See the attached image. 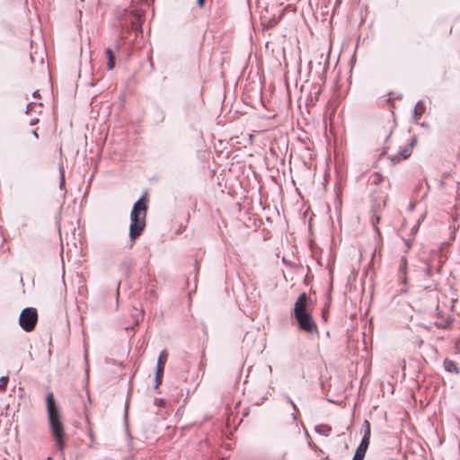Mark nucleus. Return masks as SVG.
Here are the masks:
<instances>
[{
  "label": "nucleus",
  "mask_w": 460,
  "mask_h": 460,
  "mask_svg": "<svg viewBox=\"0 0 460 460\" xmlns=\"http://www.w3.org/2000/svg\"><path fill=\"white\" fill-rule=\"evenodd\" d=\"M313 308L312 299L304 292L299 295L292 312L299 329L310 334L317 332V325L312 316Z\"/></svg>",
  "instance_id": "obj_1"
},
{
  "label": "nucleus",
  "mask_w": 460,
  "mask_h": 460,
  "mask_svg": "<svg viewBox=\"0 0 460 460\" xmlns=\"http://www.w3.org/2000/svg\"><path fill=\"white\" fill-rule=\"evenodd\" d=\"M46 402L50 432L56 441L59 452L61 453V455H63L65 448V443L63 440L64 425L61 420L59 409L56 404L54 394L52 392H49L47 394Z\"/></svg>",
  "instance_id": "obj_2"
},
{
  "label": "nucleus",
  "mask_w": 460,
  "mask_h": 460,
  "mask_svg": "<svg viewBox=\"0 0 460 460\" xmlns=\"http://www.w3.org/2000/svg\"><path fill=\"white\" fill-rule=\"evenodd\" d=\"M146 197L140 198L134 205L130 213L129 237L131 241L139 237L146 226Z\"/></svg>",
  "instance_id": "obj_3"
},
{
  "label": "nucleus",
  "mask_w": 460,
  "mask_h": 460,
  "mask_svg": "<svg viewBox=\"0 0 460 460\" xmlns=\"http://www.w3.org/2000/svg\"><path fill=\"white\" fill-rule=\"evenodd\" d=\"M38 322V312L34 307L24 308L19 316V324L27 332H32Z\"/></svg>",
  "instance_id": "obj_4"
},
{
  "label": "nucleus",
  "mask_w": 460,
  "mask_h": 460,
  "mask_svg": "<svg viewBox=\"0 0 460 460\" xmlns=\"http://www.w3.org/2000/svg\"><path fill=\"white\" fill-rule=\"evenodd\" d=\"M444 262V260L438 252H433L432 258L426 263L425 267V275L432 279L434 276V270L438 274L441 273L442 264Z\"/></svg>",
  "instance_id": "obj_5"
},
{
  "label": "nucleus",
  "mask_w": 460,
  "mask_h": 460,
  "mask_svg": "<svg viewBox=\"0 0 460 460\" xmlns=\"http://www.w3.org/2000/svg\"><path fill=\"white\" fill-rule=\"evenodd\" d=\"M416 145V139H412L407 146L402 149L398 154L391 158L393 164L400 163L401 161L407 159Z\"/></svg>",
  "instance_id": "obj_6"
},
{
  "label": "nucleus",
  "mask_w": 460,
  "mask_h": 460,
  "mask_svg": "<svg viewBox=\"0 0 460 460\" xmlns=\"http://www.w3.org/2000/svg\"><path fill=\"white\" fill-rule=\"evenodd\" d=\"M406 270H407V259L405 256H402L400 261L399 270H398L399 281L402 284L407 283Z\"/></svg>",
  "instance_id": "obj_7"
},
{
  "label": "nucleus",
  "mask_w": 460,
  "mask_h": 460,
  "mask_svg": "<svg viewBox=\"0 0 460 460\" xmlns=\"http://www.w3.org/2000/svg\"><path fill=\"white\" fill-rule=\"evenodd\" d=\"M168 358V352L167 350L164 349L160 352L158 358H157V364H156V372L164 373V366Z\"/></svg>",
  "instance_id": "obj_8"
},
{
  "label": "nucleus",
  "mask_w": 460,
  "mask_h": 460,
  "mask_svg": "<svg viewBox=\"0 0 460 460\" xmlns=\"http://www.w3.org/2000/svg\"><path fill=\"white\" fill-rule=\"evenodd\" d=\"M444 367L445 369L449 373H459V368L457 367V364L450 359L446 358L444 361Z\"/></svg>",
  "instance_id": "obj_9"
},
{
  "label": "nucleus",
  "mask_w": 460,
  "mask_h": 460,
  "mask_svg": "<svg viewBox=\"0 0 460 460\" xmlns=\"http://www.w3.org/2000/svg\"><path fill=\"white\" fill-rule=\"evenodd\" d=\"M106 56H107V58H108V62H107V67L109 70H112L115 66V54H114V51L108 48L106 49Z\"/></svg>",
  "instance_id": "obj_10"
},
{
  "label": "nucleus",
  "mask_w": 460,
  "mask_h": 460,
  "mask_svg": "<svg viewBox=\"0 0 460 460\" xmlns=\"http://www.w3.org/2000/svg\"><path fill=\"white\" fill-rule=\"evenodd\" d=\"M425 106L421 101H419L414 107L413 118L415 120H419L425 111Z\"/></svg>",
  "instance_id": "obj_11"
},
{
  "label": "nucleus",
  "mask_w": 460,
  "mask_h": 460,
  "mask_svg": "<svg viewBox=\"0 0 460 460\" xmlns=\"http://www.w3.org/2000/svg\"><path fill=\"white\" fill-rule=\"evenodd\" d=\"M314 430H315L316 433L327 437L332 432V427H330L328 425L322 424V425L316 426Z\"/></svg>",
  "instance_id": "obj_12"
},
{
  "label": "nucleus",
  "mask_w": 460,
  "mask_h": 460,
  "mask_svg": "<svg viewBox=\"0 0 460 460\" xmlns=\"http://www.w3.org/2000/svg\"><path fill=\"white\" fill-rule=\"evenodd\" d=\"M60 172V180H59V189L60 190L64 191V194L66 193V180H65V171L63 167L59 168Z\"/></svg>",
  "instance_id": "obj_13"
},
{
  "label": "nucleus",
  "mask_w": 460,
  "mask_h": 460,
  "mask_svg": "<svg viewBox=\"0 0 460 460\" xmlns=\"http://www.w3.org/2000/svg\"><path fill=\"white\" fill-rule=\"evenodd\" d=\"M366 452H367L366 450H363V449L358 447L353 457L357 460H363L365 457Z\"/></svg>",
  "instance_id": "obj_14"
},
{
  "label": "nucleus",
  "mask_w": 460,
  "mask_h": 460,
  "mask_svg": "<svg viewBox=\"0 0 460 460\" xmlns=\"http://www.w3.org/2000/svg\"><path fill=\"white\" fill-rule=\"evenodd\" d=\"M369 438L363 437L358 447L367 451L369 445Z\"/></svg>",
  "instance_id": "obj_15"
},
{
  "label": "nucleus",
  "mask_w": 460,
  "mask_h": 460,
  "mask_svg": "<svg viewBox=\"0 0 460 460\" xmlns=\"http://www.w3.org/2000/svg\"><path fill=\"white\" fill-rule=\"evenodd\" d=\"M286 399H287V402L291 404V406L293 407V409L295 411L292 413V416H293V419L296 420V411H298L297 407H296V403L293 402V400L288 395L286 396Z\"/></svg>",
  "instance_id": "obj_16"
},
{
  "label": "nucleus",
  "mask_w": 460,
  "mask_h": 460,
  "mask_svg": "<svg viewBox=\"0 0 460 460\" xmlns=\"http://www.w3.org/2000/svg\"><path fill=\"white\" fill-rule=\"evenodd\" d=\"M8 381H9V377L8 376H2L0 378V390L1 391H4L7 387V385H8Z\"/></svg>",
  "instance_id": "obj_17"
},
{
  "label": "nucleus",
  "mask_w": 460,
  "mask_h": 460,
  "mask_svg": "<svg viewBox=\"0 0 460 460\" xmlns=\"http://www.w3.org/2000/svg\"><path fill=\"white\" fill-rule=\"evenodd\" d=\"M457 228L458 226H456L455 224L449 226V230L451 231V235L449 238L450 242L455 240Z\"/></svg>",
  "instance_id": "obj_18"
},
{
  "label": "nucleus",
  "mask_w": 460,
  "mask_h": 460,
  "mask_svg": "<svg viewBox=\"0 0 460 460\" xmlns=\"http://www.w3.org/2000/svg\"><path fill=\"white\" fill-rule=\"evenodd\" d=\"M364 427H365V431H364V436L363 437H367V438H370V434H371L370 423L367 420H365L364 421Z\"/></svg>",
  "instance_id": "obj_19"
},
{
  "label": "nucleus",
  "mask_w": 460,
  "mask_h": 460,
  "mask_svg": "<svg viewBox=\"0 0 460 460\" xmlns=\"http://www.w3.org/2000/svg\"><path fill=\"white\" fill-rule=\"evenodd\" d=\"M163 375H164V373H159V372L155 371V388L161 385L162 379H163Z\"/></svg>",
  "instance_id": "obj_20"
},
{
  "label": "nucleus",
  "mask_w": 460,
  "mask_h": 460,
  "mask_svg": "<svg viewBox=\"0 0 460 460\" xmlns=\"http://www.w3.org/2000/svg\"><path fill=\"white\" fill-rule=\"evenodd\" d=\"M154 403L157 407H164L165 405V401L164 399L155 398L154 400Z\"/></svg>",
  "instance_id": "obj_21"
},
{
  "label": "nucleus",
  "mask_w": 460,
  "mask_h": 460,
  "mask_svg": "<svg viewBox=\"0 0 460 460\" xmlns=\"http://www.w3.org/2000/svg\"><path fill=\"white\" fill-rule=\"evenodd\" d=\"M205 4V0H197V4L199 7H203Z\"/></svg>",
  "instance_id": "obj_22"
},
{
  "label": "nucleus",
  "mask_w": 460,
  "mask_h": 460,
  "mask_svg": "<svg viewBox=\"0 0 460 460\" xmlns=\"http://www.w3.org/2000/svg\"><path fill=\"white\" fill-rule=\"evenodd\" d=\"M120 46H119V42L117 41L114 45V49L118 51L119 49Z\"/></svg>",
  "instance_id": "obj_23"
},
{
  "label": "nucleus",
  "mask_w": 460,
  "mask_h": 460,
  "mask_svg": "<svg viewBox=\"0 0 460 460\" xmlns=\"http://www.w3.org/2000/svg\"><path fill=\"white\" fill-rule=\"evenodd\" d=\"M31 133H32V135L35 137V138H39V135H38V133H37V130L33 129V130L31 131Z\"/></svg>",
  "instance_id": "obj_24"
},
{
  "label": "nucleus",
  "mask_w": 460,
  "mask_h": 460,
  "mask_svg": "<svg viewBox=\"0 0 460 460\" xmlns=\"http://www.w3.org/2000/svg\"><path fill=\"white\" fill-rule=\"evenodd\" d=\"M33 96H34L35 98H36V97H38V96H39V91H35V92L33 93Z\"/></svg>",
  "instance_id": "obj_25"
},
{
  "label": "nucleus",
  "mask_w": 460,
  "mask_h": 460,
  "mask_svg": "<svg viewBox=\"0 0 460 460\" xmlns=\"http://www.w3.org/2000/svg\"><path fill=\"white\" fill-rule=\"evenodd\" d=\"M31 104H32V103H29V104L27 105L26 113H28V112H29V108L31 107Z\"/></svg>",
  "instance_id": "obj_26"
},
{
  "label": "nucleus",
  "mask_w": 460,
  "mask_h": 460,
  "mask_svg": "<svg viewBox=\"0 0 460 460\" xmlns=\"http://www.w3.org/2000/svg\"><path fill=\"white\" fill-rule=\"evenodd\" d=\"M127 413H128V404H126V409H125V415L127 416Z\"/></svg>",
  "instance_id": "obj_27"
},
{
  "label": "nucleus",
  "mask_w": 460,
  "mask_h": 460,
  "mask_svg": "<svg viewBox=\"0 0 460 460\" xmlns=\"http://www.w3.org/2000/svg\"><path fill=\"white\" fill-rule=\"evenodd\" d=\"M432 286H433L432 284H429V285L426 286L425 288H432Z\"/></svg>",
  "instance_id": "obj_28"
},
{
  "label": "nucleus",
  "mask_w": 460,
  "mask_h": 460,
  "mask_svg": "<svg viewBox=\"0 0 460 460\" xmlns=\"http://www.w3.org/2000/svg\"><path fill=\"white\" fill-rule=\"evenodd\" d=\"M37 120H31V125H34Z\"/></svg>",
  "instance_id": "obj_29"
},
{
  "label": "nucleus",
  "mask_w": 460,
  "mask_h": 460,
  "mask_svg": "<svg viewBox=\"0 0 460 460\" xmlns=\"http://www.w3.org/2000/svg\"><path fill=\"white\" fill-rule=\"evenodd\" d=\"M422 186V183H420L419 186L417 187L418 189H420V187Z\"/></svg>",
  "instance_id": "obj_30"
}]
</instances>
